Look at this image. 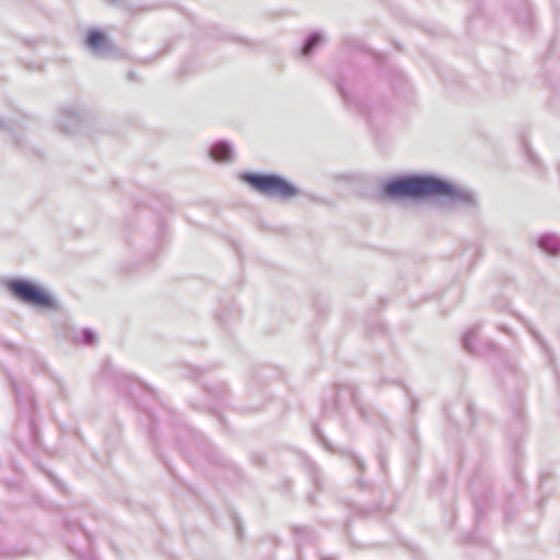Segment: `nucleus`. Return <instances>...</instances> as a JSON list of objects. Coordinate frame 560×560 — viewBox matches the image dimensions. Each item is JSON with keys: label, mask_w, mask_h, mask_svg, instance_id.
I'll list each match as a JSON object with an SVG mask.
<instances>
[{"label": "nucleus", "mask_w": 560, "mask_h": 560, "mask_svg": "<svg viewBox=\"0 0 560 560\" xmlns=\"http://www.w3.org/2000/svg\"><path fill=\"white\" fill-rule=\"evenodd\" d=\"M389 197H427L454 196L456 190L451 185L430 177H406L392 180L384 186Z\"/></svg>", "instance_id": "obj_1"}, {"label": "nucleus", "mask_w": 560, "mask_h": 560, "mask_svg": "<svg viewBox=\"0 0 560 560\" xmlns=\"http://www.w3.org/2000/svg\"><path fill=\"white\" fill-rule=\"evenodd\" d=\"M241 178L255 188L258 192L280 197L283 199L292 198L298 190L287 180L275 175L243 174Z\"/></svg>", "instance_id": "obj_2"}, {"label": "nucleus", "mask_w": 560, "mask_h": 560, "mask_svg": "<svg viewBox=\"0 0 560 560\" xmlns=\"http://www.w3.org/2000/svg\"><path fill=\"white\" fill-rule=\"evenodd\" d=\"M9 290L20 301L38 307H51L52 299L42 288L24 280H14L9 283Z\"/></svg>", "instance_id": "obj_3"}, {"label": "nucleus", "mask_w": 560, "mask_h": 560, "mask_svg": "<svg viewBox=\"0 0 560 560\" xmlns=\"http://www.w3.org/2000/svg\"><path fill=\"white\" fill-rule=\"evenodd\" d=\"M211 156L218 162L229 161L231 159V149L225 143H218L212 148Z\"/></svg>", "instance_id": "obj_4"}, {"label": "nucleus", "mask_w": 560, "mask_h": 560, "mask_svg": "<svg viewBox=\"0 0 560 560\" xmlns=\"http://www.w3.org/2000/svg\"><path fill=\"white\" fill-rule=\"evenodd\" d=\"M105 42L106 37L100 31H91L86 36V45L92 49L101 48Z\"/></svg>", "instance_id": "obj_5"}, {"label": "nucleus", "mask_w": 560, "mask_h": 560, "mask_svg": "<svg viewBox=\"0 0 560 560\" xmlns=\"http://www.w3.org/2000/svg\"><path fill=\"white\" fill-rule=\"evenodd\" d=\"M318 38L316 36L308 39L306 45L303 48V54L306 55L311 51V49L316 45Z\"/></svg>", "instance_id": "obj_6"}]
</instances>
